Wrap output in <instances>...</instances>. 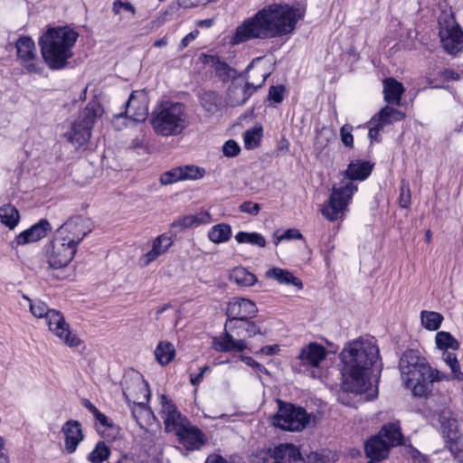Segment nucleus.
<instances>
[{"instance_id":"obj_38","label":"nucleus","mask_w":463,"mask_h":463,"mask_svg":"<svg viewBox=\"0 0 463 463\" xmlns=\"http://www.w3.org/2000/svg\"><path fill=\"white\" fill-rule=\"evenodd\" d=\"M175 354V347L170 342H160L155 350L156 358L161 365L168 364Z\"/></svg>"},{"instance_id":"obj_51","label":"nucleus","mask_w":463,"mask_h":463,"mask_svg":"<svg viewBox=\"0 0 463 463\" xmlns=\"http://www.w3.org/2000/svg\"><path fill=\"white\" fill-rule=\"evenodd\" d=\"M113 12L116 14H121L122 13H129L131 16L135 15L136 9L129 2H123L120 0H116L113 3Z\"/></svg>"},{"instance_id":"obj_46","label":"nucleus","mask_w":463,"mask_h":463,"mask_svg":"<svg viewBox=\"0 0 463 463\" xmlns=\"http://www.w3.org/2000/svg\"><path fill=\"white\" fill-rule=\"evenodd\" d=\"M182 169L183 180H196L201 179L205 175V169L194 165H186L180 166Z\"/></svg>"},{"instance_id":"obj_43","label":"nucleus","mask_w":463,"mask_h":463,"mask_svg":"<svg viewBox=\"0 0 463 463\" xmlns=\"http://www.w3.org/2000/svg\"><path fill=\"white\" fill-rule=\"evenodd\" d=\"M235 240L239 243H250L260 247H265L266 245L265 238L258 232H239L235 235Z\"/></svg>"},{"instance_id":"obj_17","label":"nucleus","mask_w":463,"mask_h":463,"mask_svg":"<svg viewBox=\"0 0 463 463\" xmlns=\"http://www.w3.org/2000/svg\"><path fill=\"white\" fill-rule=\"evenodd\" d=\"M160 414L164 420L165 430L167 432L176 434L190 422L188 419L183 416L177 410L173 401L168 399L165 395L161 396Z\"/></svg>"},{"instance_id":"obj_44","label":"nucleus","mask_w":463,"mask_h":463,"mask_svg":"<svg viewBox=\"0 0 463 463\" xmlns=\"http://www.w3.org/2000/svg\"><path fill=\"white\" fill-rule=\"evenodd\" d=\"M262 135V128L255 127L248 129L243 135L244 146L247 149H252L259 146Z\"/></svg>"},{"instance_id":"obj_56","label":"nucleus","mask_w":463,"mask_h":463,"mask_svg":"<svg viewBox=\"0 0 463 463\" xmlns=\"http://www.w3.org/2000/svg\"><path fill=\"white\" fill-rule=\"evenodd\" d=\"M260 210V205L256 203H252L250 201H247L242 203L240 205V211L242 213H246L251 215H257Z\"/></svg>"},{"instance_id":"obj_45","label":"nucleus","mask_w":463,"mask_h":463,"mask_svg":"<svg viewBox=\"0 0 463 463\" xmlns=\"http://www.w3.org/2000/svg\"><path fill=\"white\" fill-rule=\"evenodd\" d=\"M109 455V447L102 441L99 442L95 449L89 454V460L92 463H102Z\"/></svg>"},{"instance_id":"obj_18","label":"nucleus","mask_w":463,"mask_h":463,"mask_svg":"<svg viewBox=\"0 0 463 463\" xmlns=\"http://www.w3.org/2000/svg\"><path fill=\"white\" fill-rule=\"evenodd\" d=\"M258 312L256 305L247 298H233L226 308L228 319L226 323H232L235 320H244L255 317Z\"/></svg>"},{"instance_id":"obj_26","label":"nucleus","mask_w":463,"mask_h":463,"mask_svg":"<svg viewBox=\"0 0 463 463\" xmlns=\"http://www.w3.org/2000/svg\"><path fill=\"white\" fill-rule=\"evenodd\" d=\"M392 447V445L388 444V442L382 439L379 435H376L366 441L365 452L367 457L371 458L372 459L380 460L381 458L387 457L389 449Z\"/></svg>"},{"instance_id":"obj_30","label":"nucleus","mask_w":463,"mask_h":463,"mask_svg":"<svg viewBox=\"0 0 463 463\" xmlns=\"http://www.w3.org/2000/svg\"><path fill=\"white\" fill-rule=\"evenodd\" d=\"M210 221L211 215L208 212H200L196 214L185 215L179 218L173 223V226L183 230L194 226H198L200 224H205L210 222Z\"/></svg>"},{"instance_id":"obj_35","label":"nucleus","mask_w":463,"mask_h":463,"mask_svg":"<svg viewBox=\"0 0 463 463\" xmlns=\"http://www.w3.org/2000/svg\"><path fill=\"white\" fill-rule=\"evenodd\" d=\"M404 118L405 114L403 112L386 105L372 118V123L375 120H380L386 126L393 121H401Z\"/></svg>"},{"instance_id":"obj_3","label":"nucleus","mask_w":463,"mask_h":463,"mask_svg":"<svg viewBox=\"0 0 463 463\" xmlns=\"http://www.w3.org/2000/svg\"><path fill=\"white\" fill-rule=\"evenodd\" d=\"M373 166L364 161H352L344 172V178L339 187H333L332 194L322 208V214L328 221H335L341 218L345 211L353 194L357 190L354 184L355 180L366 179Z\"/></svg>"},{"instance_id":"obj_64","label":"nucleus","mask_w":463,"mask_h":463,"mask_svg":"<svg viewBox=\"0 0 463 463\" xmlns=\"http://www.w3.org/2000/svg\"><path fill=\"white\" fill-rule=\"evenodd\" d=\"M82 404L87 410H89L93 414V416H95L99 411L96 408V406L92 404L89 400H83Z\"/></svg>"},{"instance_id":"obj_32","label":"nucleus","mask_w":463,"mask_h":463,"mask_svg":"<svg viewBox=\"0 0 463 463\" xmlns=\"http://www.w3.org/2000/svg\"><path fill=\"white\" fill-rule=\"evenodd\" d=\"M200 103L203 109L211 114H217L222 110V98L214 91H206L202 94Z\"/></svg>"},{"instance_id":"obj_59","label":"nucleus","mask_w":463,"mask_h":463,"mask_svg":"<svg viewBox=\"0 0 463 463\" xmlns=\"http://www.w3.org/2000/svg\"><path fill=\"white\" fill-rule=\"evenodd\" d=\"M306 463H330L328 457L318 453L311 452L307 456Z\"/></svg>"},{"instance_id":"obj_8","label":"nucleus","mask_w":463,"mask_h":463,"mask_svg":"<svg viewBox=\"0 0 463 463\" xmlns=\"http://www.w3.org/2000/svg\"><path fill=\"white\" fill-rule=\"evenodd\" d=\"M103 112L102 107L98 100H91L86 108L82 109L75 122L72 124L71 130L64 134L67 141L75 148L86 145L91 136V128L95 119Z\"/></svg>"},{"instance_id":"obj_7","label":"nucleus","mask_w":463,"mask_h":463,"mask_svg":"<svg viewBox=\"0 0 463 463\" xmlns=\"http://www.w3.org/2000/svg\"><path fill=\"white\" fill-rule=\"evenodd\" d=\"M256 322L249 319L235 320L232 323H225L224 333L214 341L215 349L221 352H242L247 349V337L256 335H265Z\"/></svg>"},{"instance_id":"obj_6","label":"nucleus","mask_w":463,"mask_h":463,"mask_svg":"<svg viewBox=\"0 0 463 463\" xmlns=\"http://www.w3.org/2000/svg\"><path fill=\"white\" fill-rule=\"evenodd\" d=\"M401 379L406 389L414 397H419L420 392L426 385L424 378L430 372V364L419 350L407 349L402 354L398 364Z\"/></svg>"},{"instance_id":"obj_11","label":"nucleus","mask_w":463,"mask_h":463,"mask_svg":"<svg viewBox=\"0 0 463 463\" xmlns=\"http://www.w3.org/2000/svg\"><path fill=\"white\" fill-rule=\"evenodd\" d=\"M439 36L444 50L449 54L463 51V32L450 12H442L438 19Z\"/></svg>"},{"instance_id":"obj_40","label":"nucleus","mask_w":463,"mask_h":463,"mask_svg":"<svg viewBox=\"0 0 463 463\" xmlns=\"http://www.w3.org/2000/svg\"><path fill=\"white\" fill-rule=\"evenodd\" d=\"M420 319L426 329L434 331L440 326L443 317L438 312L424 310L420 313Z\"/></svg>"},{"instance_id":"obj_1","label":"nucleus","mask_w":463,"mask_h":463,"mask_svg":"<svg viewBox=\"0 0 463 463\" xmlns=\"http://www.w3.org/2000/svg\"><path fill=\"white\" fill-rule=\"evenodd\" d=\"M303 14V10L288 5L264 6L236 28L230 43L238 45L254 39H268L289 33Z\"/></svg>"},{"instance_id":"obj_60","label":"nucleus","mask_w":463,"mask_h":463,"mask_svg":"<svg viewBox=\"0 0 463 463\" xmlns=\"http://www.w3.org/2000/svg\"><path fill=\"white\" fill-rule=\"evenodd\" d=\"M294 239H302V234L298 229H288L287 230L283 235L279 238V241L281 240H294Z\"/></svg>"},{"instance_id":"obj_42","label":"nucleus","mask_w":463,"mask_h":463,"mask_svg":"<svg viewBox=\"0 0 463 463\" xmlns=\"http://www.w3.org/2000/svg\"><path fill=\"white\" fill-rule=\"evenodd\" d=\"M442 359L451 369L452 378L462 382L463 372L460 370V364L457 358V355L453 353L445 351L442 354Z\"/></svg>"},{"instance_id":"obj_10","label":"nucleus","mask_w":463,"mask_h":463,"mask_svg":"<svg viewBox=\"0 0 463 463\" xmlns=\"http://www.w3.org/2000/svg\"><path fill=\"white\" fill-rule=\"evenodd\" d=\"M124 395L129 402H133L132 416L137 423L142 427L153 414L146 405L150 397L147 383L141 376H137L133 386H126Z\"/></svg>"},{"instance_id":"obj_49","label":"nucleus","mask_w":463,"mask_h":463,"mask_svg":"<svg viewBox=\"0 0 463 463\" xmlns=\"http://www.w3.org/2000/svg\"><path fill=\"white\" fill-rule=\"evenodd\" d=\"M461 439L449 440L445 439L446 447L449 449L454 458L458 463H463V445L460 443Z\"/></svg>"},{"instance_id":"obj_54","label":"nucleus","mask_w":463,"mask_h":463,"mask_svg":"<svg viewBox=\"0 0 463 463\" xmlns=\"http://www.w3.org/2000/svg\"><path fill=\"white\" fill-rule=\"evenodd\" d=\"M241 151L240 146L234 140L225 142L222 152L224 156L232 157L237 156Z\"/></svg>"},{"instance_id":"obj_33","label":"nucleus","mask_w":463,"mask_h":463,"mask_svg":"<svg viewBox=\"0 0 463 463\" xmlns=\"http://www.w3.org/2000/svg\"><path fill=\"white\" fill-rule=\"evenodd\" d=\"M207 61L211 62L213 66H214L215 72L217 76L223 81H227L234 79H238L236 76V71L231 68L226 62L221 61L220 59L216 56L210 55L207 57Z\"/></svg>"},{"instance_id":"obj_5","label":"nucleus","mask_w":463,"mask_h":463,"mask_svg":"<svg viewBox=\"0 0 463 463\" xmlns=\"http://www.w3.org/2000/svg\"><path fill=\"white\" fill-rule=\"evenodd\" d=\"M151 125L157 135L178 136L189 125L185 106L180 102H165L151 115Z\"/></svg>"},{"instance_id":"obj_63","label":"nucleus","mask_w":463,"mask_h":463,"mask_svg":"<svg viewBox=\"0 0 463 463\" xmlns=\"http://www.w3.org/2000/svg\"><path fill=\"white\" fill-rule=\"evenodd\" d=\"M279 350L277 345H267L261 348V353L267 355H271L276 354Z\"/></svg>"},{"instance_id":"obj_48","label":"nucleus","mask_w":463,"mask_h":463,"mask_svg":"<svg viewBox=\"0 0 463 463\" xmlns=\"http://www.w3.org/2000/svg\"><path fill=\"white\" fill-rule=\"evenodd\" d=\"M30 310L32 314L36 317H43L45 320L47 319V316L51 311L53 309H51L48 307V306L41 301V300H35L30 304Z\"/></svg>"},{"instance_id":"obj_12","label":"nucleus","mask_w":463,"mask_h":463,"mask_svg":"<svg viewBox=\"0 0 463 463\" xmlns=\"http://www.w3.org/2000/svg\"><path fill=\"white\" fill-rule=\"evenodd\" d=\"M269 73H261L258 81H247L242 77L234 79L228 87L225 102L230 107H237L243 105L255 90L261 88Z\"/></svg>"},{"instance_id":"obj_52","label":"nucleus","mask_w":463,"mask_h":463,"mask_svg":"<svg viewBox=\"0 0 463 463\" xmlns=\"http://www.w3.org/2000/svg\"><path fill=\"white\" fill-rule=\"evenodd\" d=\"M285 90L283 85L271 86L269 90L268 98L275 103H280L284 99Z\"/></svg>"},{"instance_id":"obj_20","label":"nucleus","mask_w":463,"mask_h":463,"mask_svg":"<svg viewBox=\"0 0 463 463\" xmlns=\"http://www.w3.org/2000/svg\"><path fill=\"white\" fill-rule=\"evenodd\" d=\"M301 454L292 444H279L273 450L264 453L261 463H292L299 460Z\"/></svg>"},{"instance_id":"obj_14","label":"nucleus","mask_w":463,"mask_h":463,"mask_svg":"<svg viewBox=\"0 0 463 463\" xmlns=\"http://www.w3.org/2000/svg\"><path fill=\"white\" fill-rule=\"evenodd\" d=\"M77 249L65 242L63 239L53 236L46 250V259L52 269H61L73 260Z\"/></svg>"},{"instance_id":"obj_47","label":"nucleus","mask_w":463,"mask_h":463,"mask_svg":"<svg viewBox=\"0 0 463 463\" xmlns=\"http://www.w3.org/2000/svg\"><path fill=\"white\" fill-rule=\"evenodd\" d=\"M178 181H183L182 179V169L180 166L172 168L160 176V183L162 185H168Z\"/></svg>"},{"instance_id":"obj_58","label":"nucleus","mask_w":463,"mask_h":463,"mask_svg":"<svg viewBox=\"0 0 463 463\" xmlns=\"http://www.w3.org/2000/svg\"><path fill=\"white\" fill-rule=\"evenodd\" d=\"M241 359L247 365L254 368L258 373H269L268 370L262 364H260V363L256 362L252 357L241 355Z\"/></svg>"},{"instance_id":"obj_57","label":"nucleus","mask_w":463,"mask_h":463,"mask_svg":"<svg viewBox=\"0 0 463 463\" xmlns=\"http://www.w3.org/2000/svg\"><path fill=\"white\" fill-rule=\"evenodd\" d=\"M370 124L371 127L369 128L368 136L371 139L378 140L379 132L383 129L385 125L380 120H375L372 123V119L370 120Z\"/></svg>"},{"instance_id":"obj_41","label":"nucleus","mask_w":463,"mask_h":463,"mask_svg":"<svg viewBox=\"0 0 463 463\" xmlns=\"http://www.w3.org/2000/svg\"><path fill=\"white\" fill-rule=\"evenodd\" d=\"M436 345L439 349L448 350H458L459 348V343L456 340L453 335L449 332L440 331L436 335Z\"/></svg>"},{"instance_id":"obj_29","label":"nucleus","mask_w":463,"mask_h":463,"mask_svg":"<svg viewBox=\"0 0 463 463\" xmlns=\"http://www.w3.org/2000/svg\"><path fill=\"white\" fill-rule=\"evenodd\" d=\"M265 277L269 279H275L279 284L293 285L298 288H302L303 287L301 280L288 269L274 267L265 272Z\"/></svg>"},{"instance_id":"obj_2","label":"nucleus","mask_w":463,"mask_h":463,"mask_svg":"<svg viewBox=\"0 0 463 463\" xmlns=\"http://www.w3.org/2000/svg\"><path fill=\"white\" fill-rule=\"evenodd\" d=\"M342 367V389L346 392L366 391L371 369L379 362V348L373 338H357L346 343L339 354Z\"/></svg>"},{"instance_id":"obj_62","label":"nucleus","mask_w":463,"mask_h":463,"mask_svg":"<svg viewBox=\"0 0 463 463\" xmlns=\"http://www.w3.org/2000/svg\"><path fill=\"white\" fill-rule=\"evenodd\" d=\"M410 202H411L410 190L407 187V191L405 193L404 186H402V190H401V194H400V205L402 208H406L409 206Z\"/></svg>"},{"instance_id":"obj_37","label":"nucleus","mask_w":463,"mask_h":463,"mask_svg":"<svg viewBox=\"0 0 463 463\" xmlns=\"http://www.w3.org/2000/svg\"><path fill=\"white\" fill-rule=\"evenodd\" d=\"M0 220L3 224L13 230L19 222V212L14 206L5 204L0 207Z\"/></svg>"},{"instance_id":"obj_15","label":"nucleus","mask_w":463,"mask_h":463,"mask_svg":"<svg viewBox=\"0 0 463 463\" xmlns=\"http://www.w3.org/2000/svg\"><path fill=\"white\" fill-rule=\"evenodd\" d=\"M46 323L49 330L57 336L61 342L69 347H77L80 344V339L74 333L65 318L58 310H52L47 316Z\"/></svg>"},{"instance_id":"obj_4","label":"nucleus","mask_w":463,"mask_h":463,"mask_svg":"<svg viewBox=\"0 0 463 463\" xmlns=\"http://www.w3.org/2000/svg\"><path fill=\"white\" fill-rule=\"evenodd\" d=\"M77 38L78 33L69 27L50 28L41 36L42 56L50 69L60 70L66 66Z\"/></svg>"},{"instance_id":"obj_21","label":"nucleus","mask_w":463,"mask_h":463,"mask_svg":"<svg viewBox=\"0 0 463 463\" xmlns=\"http://www.w3.org/2000/svg\"><path fill=\"white\" fill-rule=\"evenodd\" d=\"M326 354L327 351L322 345L312 342L301 348L298 358L302 365L317 368Z\"/></svg>"},{"instance_id":"obj_55","label":"nucleus","mask_w":463,"mask_h":463,"mask_svg":"<svg viewBox=\"0 0 463 463\" xmlns=\"http://www.w3.org/2000/svg\"><path fill=\"white\" fill-rule=\"evenodd\" d=\"M438 76L440 78L441 82H449L451 80H458L460 76L458 72L450 69H445L438 72Z\"/></svg>"},{"instance_id":"obj_50","label":"nucleus","mask_w":463,"mask_h":463,"mask_svg":"<svg viewBox=\"0 0 463 463\" xmlns=\"http://www.w3.org/2000/svg\"><path fill=\"white\" fill-rule=\"evenodd\" d=\"M96 420L100 424L101 427L108 429L111 433L109 434L113 438L118 433V427L113 423L105 414L99 411L95 416Z\"/></svg>"},{"instance_id":"obj_31","label":"nucleus","mask_w":463,"mask_h":463,"mask_svg":"<svg viewBox=\"0 0 463 463\" xmlns=\"http://www.w3.org/2000/svg\"><path fill=\"white\" fill-rule=\"evenodd\" d=\"M378 435L392 447L402 443V434L398 423L391 422L384 425L379 431Z\"/></svg>"},{"instance_id":"obj_28","label":"nucleus","mask_w":463,"mask_h":463,"mask_svg":"<svg viewBox=\"0 0 463 463\" xmlns=\"http://www.w3.org/2000/svg\"><path fill=\"white\" fill-rule=\"evenodd\" d=\"M383 85L385 101L399 106L405 90L403 85L393 78L385 79Z\"/></svg>"},{"instance_id":"obj_24","label":"nucleus","mask_w":463,"mask_h":463,"mask_svg":"<svg viewBox=\"0 0 463 463\" xmlns=\"http://www.w3.org/2000/svg\"><path fill=\"white\" fill-rule=\"evenodd\" d=\"M61 432L64 435V447L68 453H73L79 443L83 439L81 424L78 420H70L61 427Z\"/></svg>"},{"instance_id":"obj_53","label":"nucleus","mask_w":463,"mask_h":463,"mask_svg":"<svg viewBox=\"0 0 463 463\" xmlns=\"http://www.w3.org/2000/svg\"><path fill=\"white\" fill-rule=\"evenodd\" d=\"M352 129L353 128L350 125H344L340 129L341 141L348 147H352L354 144Z\"/></svg>"},{"instance_id":"obj_22","label":"nucleus","mask_w":463,"mask_h":463,"mask_svg":"<svg viewBox=\"0 0 463 463\" xmlns=\"http://www.w3.org/2000/svg\"><path fill=\"white\" fill-rule=\"evenodd\" d=\"M180 443L187 450L199 449L204 443L205 438L203 431L189 422L183 430L175 434Z\"/></svg>"},{"instance_id":"obj_16","label":"nucleus","mask_w":463,"mask_h":463,"mask_svg":"<svg viewBox=\"0 0 463 463\" xmlns=\"http://www.w3.org/2000/svg\"><path fill=\"white\" fill-rule=\"evenodd\" d=\"M16 51L21 65L29 73H42L43 68L37 58L36 48L30 37H21L16 42Z\"/></svg>"},{"instance_id":"obj_13","label":"nucleus","mask_w":463,"mask_h":463,"mask_svg":"<svg viewBox=\"0 0 463 463\" xmlns=\"http://www.w3.org/2000/svg\"><path fill=\"white\" fill-rule=\"evenodd\" d=\"M90 232L88 221L81 217H73L60 226L54 235L75 249L78 244Z\"/></svg>"},{"instance_id":"obj_19","label":"nucleus","mask_w":463,"mask_h":463,"mask_svg":"<svg viewBox=\"0 0 463 463\" xmlns=\"http://www.w3.org/2000/svg\"><path fill=\"white\" fill-rule=\"evenodd\" d=\"M148 115V99L144 91H133L127 103L125 116L136 122H143Z\"/></svg>"},{"instance_id":"obj_36","label":"nucleus","mask_w":463,"mask_h":463,"mask_svg":"<svg viewBox=\"0 0 463 463\" xmlns=\"http://www.w3.org/2000/svg\"><path fill=\"white\" fill-rule=\"evenodd\" d=\"M232 237V228L229 224L219 223L211 228L208 232L209 240L216 244L228 241Z\"/></svg>"},{"instance_id":"obj_34","label":"nucleus","mask_w":463,"mask_h":463,"mask_svg":"<svg viewBox=\"0 0 463 463\" xmlns=\"http://www.w3.org/2000/svg\"><path fill=\"white\" fill-rule=\"evenodd\" d=\"M230 280L241 287H250L257 282L256 276L245 268L236 267L230 273Z\"/></svg>"},{"instance_id":"obj_23","label":"nucleus","mask_w":463,"mask_h":463,"mask_svg":"<svg viewBox=\"0 0 463 463\" xmlns=\"http://www.w3.org/2000/svg\"><path fill=\"white\" fill-rule=\"evenodd\" d=\"M51 230L52 227L49 222L43 219L29 229L20 232L15 238V242L17 245L36 242L46 237Z\"/></svg>"},{"instance_id":"obj_39","label":"nucleus","mask_w":463,"mask_h":463,"mask_svg":"<svg viewBox=\"0 0 463 463\" xmlns=\"http://www.w3.org/2000/svg\"><path fill=\"white\" fill-rule=\"evenodd\" d=\"M444 380H449V377L443 373L442 372L432 368L430 365V372L427 374V377L424 378V382L426 383V386L420 392L419 397H425L430 394L432 391V386L434 382H441Z\"/></svg>"},{"instance_id":"obj_27","label":"nucleus","mask_w":463,"mask_h":463,"mask_svg":"<svg viewBox=\"0 0 463 463\" xmlns=\"http://www.w3.org/2000/svg\"><path fill=\"white\" fill-rule=\"evenodd\" d=\"M171 239L165 235H159L152 243V249L142 257L143 266L149 265L152 261L157 259L160 255L165 253L171 246Z\"/></svg>"},{"instance_id":"obj_25","label":"nucleus","mask_w":463,"mask_h":463,"mask_svg":"<svg viewBox=\"0 0 463 463\" xmlns=\"http://www.w3.org/2000/svg\"><path fill=\"white\" fill-rule=\"evenodd\" d=\"M442 434L445 439L457 440L462 439L457 419L449 410H443L439 416Z\"/></svg>"},{"instance_id":"obj_9","label":"nucleus","mask_w":463,"mask_h":463,"mask_svg":"<svg viewBox=\"0 0 463 463\" xmlns=\"http://www.w3.org/2000/svg\"><path fill=\"white\" fill-rule=\"evenodd\" d=\"M279 410L273 417L274 426L288 431H300L305 429L315 416L307 413L306 410L291 403L278 402Z\"/></svg>"},{"instance_id":"obj_61","label":"nucleus","mask_w":463,"mask_h":463,"mask_svg":"<svg viewBox=\"0 0 463 463\" xmlns=\"http://www.w3.org/2000/svg\"><path fill=\"white\" fill-rule=\"evenodd\" d=\"M198 33L199 32L195 30L188 33L186 36H184L180 43L179 49L183 50L186 48L189 45V43L197 37Z\"/></svg>"}]
</instances>
